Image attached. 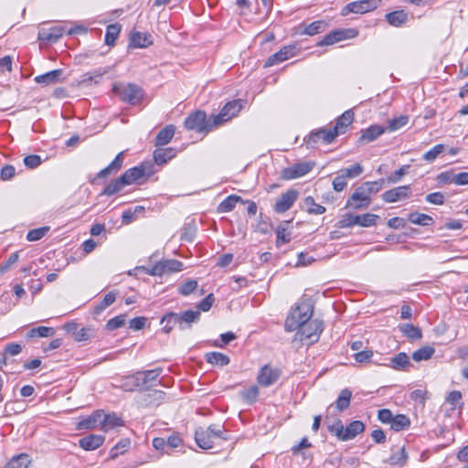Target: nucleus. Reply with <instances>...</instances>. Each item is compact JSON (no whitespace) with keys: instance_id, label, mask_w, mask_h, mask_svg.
<instances>
[{"instance_id":"f8f14e48","label":"nucleus","mask_w":468,"mask_h":468,"mask_svg":"<svg viewBox=\"0 0 468 468\" xmlns=\"http://www.w3.org/2000/svg\"><path fill=\"white\" fill-rule=\"evenodd\" d=\"M411 188L409 185L400 186L385 191L382 194V199L387 203H395L410 197Z\"/></svg>"},{"instance_id":"9d476101","label":"nucleus","mask_w":468,"mask_h":468,"mask_svg":"<svg viewBox=\"0 0 468 468\" xmlns=\"http://www.w3.org/2000/svg\"><path fill=\"white\" fill-rule=\"evenodd\" d=\"M337 136V133L332 128H322L316 132H313L306 140L308 147H313L316 143L322 141L324 144H331Z\"/></svg>"},{"instance_id":"4d7b16f0","label":"nucleus","mask_w":468,"mask_h":468,"mask_svg":"<svg viewBox=\"0 0 468 468\" xmlns=\"http://www.w3.org/2000/svg\"><path fill=\"white\" fill-rule=\"evenodd\" d=\"M378 218H379V216H378L376 214L367 213L362 216L359 215V219H358L357 225L364 227V228L376 226Z\"/></svg>"},{"instance_id":"37998d69","label":"nucleus","mask_w":468,"mask_h":468,"mask_svg":"<svg viewBox=\"0 0 468 468\" xmlns=\"http://www.w3.org/2000/svg\"><path fill=\"white\" fill-rule=\"evenodd\" d=\"M408 219L410 223L420 226H431L434 222L431 216L419 212L410 213Z\"/></svg>"},{"instance_id":"2eb2a0df","label":"nucleus","mask_w":468,"mask_h":468,"mask_svg":"<svg viewBox=\"0 0 468 468\" xmlns=\"http://www.w3.org/2000/svg\"><path fill=\"white\" fill-rule=\"evenodd\" d=\"M123 164V152H120L115 158L103 169H101L97 175L94 180L106 178L111 175L116 174L121 170Z\"/></svg>"},{"instance_id":"473e14b6","label":"nucleus","mask_w":468,"mask_h":468,"mask_svg":"<svg viewBox=\"0 0 468 468\" xmlns=\"http://www.w3.org/2000/svg\"><path fill=\"white\" fill-rule=\"evenodd\" d=\"M384 133V128L380 125H371L362 132L359 138L360 142L370 143L376 140Z\"/></svg>"},{"instance_id":"aec40b11","label":"nucleus","mask_w":468,"mask_h":468,"mask_svg":"<svg viewBox=\"0 0 468 468\" xmlns=\"http://www.w3.org/2000/svg\"><path fill=\"white\" fill-rule=\"evenodd\" d=\"M200 319L199 311L187 310L178 314L179 328L181 330L188 329L193 323L198 322Z\"/></svg>"},{"instance_id":"0eeeda50","label":"nucleus","mask_w":468,"mask_h":468,"mask_svg":"<svg viewBox=\"0 0 468 468\" xmlns=\"http://www.w3.org/2000/svg\"><path fill=\"white\" fill-rule=\"evenodd\" d=\"M243 104L241 100H235L229 101L220 111L218 115L214 116V124L220 125L225 122L236 116L242 109Z\"/></svg>"},{"instance_id":"4468645a","label":"nucleus","mask_w":468,"mask_h":468,"mask_svg":"<svg viewBox=\"0 0 468 468\" xmlns=\"http://www.w3.org/2000/svg\"><path fill=\"white\" fill-rule=\"evenodd\" d=\"M378 7L377 2H349L341 11L342 16H347L350 13L364 14Z\"/></svg>"},{"instance_id":"338daca9","label":"nucleus","mask_w":468,"mask_h":468,"mask_svg":"<svg viewBox=\"0 0 468 468\" xmlns=\"http://www.w3.org/2000/svg\"><path fill=\"white\" fill-rule=\"evenodd\" d=\"M42 163V159L37 154H30L24 158V164L27 167L30 169L37 168Z\"/></svg>"},{"instance_id":"423d86ee","label":"nucleus","mask_w":468,"mask_h":468,"mask_svg":"<svg viewBox=\"0 0 468 468\" xmlns=\"http://www.w3.org/2000/svg\"><path fill=\"white\" fill-rule=\"evenodd\" d=\"M314 162H300L282 169L281 177L283 180H292L307 175L314 166Z\"/></svg>"},{"instance_id":"774afa93","label":"nucleus","mask_w":468,"mask_h":468,"mask_svg":"<svg viewBox=\"0 0 468 468\" xmlns=\"http://www.w3.org/2000/svg\"><path fill=\"white\" fill-rule=\"evenodd\" d=\"M425 199L431 204L442 205L445 201V197L441 192H434L428 194Z\"/></svg>"},{"instance_id":"09e8293b","label":"nucleus","mask_w":468,"mask_h":468,"mask_svg":"<svg viewBox=\"0 0 468 468\" xmlns=\"http://www.w3.org/2000/svg\"><path fill=\"white\" fill-rule=\"evenodd\" d=\"M55 334V330L53 327L48 326H38L30 329L27 332V337H48L52 336Z\"/></svg>"},{"instance_id":"a878e982","label":"nucleus","mask_w":468,"mask_h":468,"mask_svg":"<svg viewBox=\"0 0 468 468\" xmlns=\"http://www.w3.org/2000/svg\"><path fill=\"white\" fill-rule=\"evenodd\" d=\"M123 422L120 417H118L115 413L105 414L103 412V417H101V430L103 431H108L113 428L122 426Z\"/></svg>"},{"instance_id":"a19ab883","label":"nucleus","mask_w":468,"mask_h":468,"mask_svg":"<svg viewBox=\"0 0 468 468\" xmlns=\"http://www.w3.org/2000/svg\"><path fill=\"white\" fill-rule=\"evenodd\" d=\"M206 360L211 365H217L220 367L227 366L230 359L228 356L219 352H209L206 354Z\"/></svg>"},{"instance_id":"39448f33","label":"nucleus","mask_w":468,"mask_h":468,"mask_svg":"<svg viewBox=\"0 0 468 468\" xmlns=\"http://www.w3.org/2000/svg\"><path fill=\"white\" fill-rule=\"evenodd\" d=\"M182 266L183 263L177 260H164L153 265L148 271V273L153 276H162L164 274L180 271Z\"/></svg>"},{"instance_id":"79ce46f5","label":"nucleus","mask_w":468,"mask_h":468,"mask_svg":"<svg viewBox=\"0 0 468 468\" xmlns=\"http://www.w3.org/2000/svg\"><path fill=\"white\" fill-rule=\"evenodd\" d=\"M410 426V420L404 414H398L394 416L390 423V428L395 431H401L407 430Z\"/></svg>"},{"instance_id":"49530a36","label":"nucleus","mask_w":468,"mask_h":468,"mask_svg":"<svg viewBox=\"0 0 468 468\" xmlns=\"http://www.w3.org/2000/svg\"><path fill=\"white\" fill-rule=\"evenodd\" d=\"M30 459L27 454L22 453L13 457L5 465V468H27Z\"/></svg>"},{"instance_id":"6e6552de","label":"nucleus","mask_w":468,"mask_h":468,"mask_svg":"<svg viewBox=\"0 0 468 468\" xmlns=\"http://www.w3.org/2000/svg\"><path fill=\"white\" fill-rule=\"evenodd\" d=\"M370 202L371 197H368L363 187L359 186L347 199L346 207L358 210L368 207Z\"/></svg>"},{"instance_id":"bb28decb","label":"nucleus","mask_w":468,"mask_h":468,"mask_svg":"<svg viewBox=\"0 0 468 468\" xmlns=\"http://www.w3.org/2000/svg\"><path fill=\"white\" fill-rule=\"evenodd\" d=\"M354 120V113L351 110L346 111L337 120L335 125L332 128L333 131L337 133V136L340 133H344L348 125L352 123Z\"/></svg>"},{"instance_id":"8fccbe9b","label":"nucleus","mask_w":468,"mask_h":468,"mask_svg":"<svg viewBox=\"0 0 468 468\" xmlns=\"http://www.w3.org/2000/svg\"><path fill=\"white\" fill-rule=\"evenodd\" d=\"M304 205L309 214L322 215L325 212V207L319 204H316L313 197H307L304 199Z\"/></svg>"},{"instance_id":"c85d7f7f","label":"nucleus","mask_w":468,"mask_h":468,"mask_svg":"<svg viewBox=\"0 0 468 468\" xmlns=\"http://www.w3.org/2000/svg\"><path fill=\"white\" fill-rule=\"evenodd\" d=\"M176 156L174 148H158L154 152V160L156 165H162Z\"/></svg>"},{"instance_id":"f03ea898","label":"nucleus","mask_w":468,"mask_h":468,"mask_svg":"<svg viewBox=\"0 0 468 468\" xmlns=\"http://www.w3.org/2000/svg\"><path fill=\"white\" fill-rule=\"evenodd\" d=\"M185 128L197 133H208L218 124H214V118L207 120V114L204 111H196L192 112L184 122Z\"/></svg>"},{"instance_id":"7c9ffc66","label":"nucleus","mask_w":468,"mask_h":468,"mask_svg":"<svg viewBox=\"0 0 468 468\" xmlns=\"http://www.w3.org/2000/svg\"><path fill=\"white\" fill-rule=\"evenodd\" d=\"M130 44L134 48H146L152 44L151 35L142 32H133L130 37Z\"/></svg>"},{"instance_id":"7ed1b4c3","label":"nucleus","mask_w":468,"mask_h":468,"mask_svg":"<svg viewBox=\"0 0 468 468\" xmlns=\"http://www.w3.org/2000/svg\"><path fill=\"white\" fill-rule=\"evenodd\" d=\"M112 91L120 97V99L131 105L139 103L143 99V90L133 83L128 84H115L112 88Z\"/></svg>"},{"instance_id":"3c124183","label":"nucleus","mask_w":468,"mask_h":468,"mask_svg":"<svg viewBox=\"0 0 468 468\" xmlns=\"http://www.w3.org/2000/svg\"><path fill=\"white\" fill-rule=\"evenodd\" d=\"M384 182L385 179L381 178L377 181L365 182L361 185V186L363 187L368 197H370L372 194L378 193L383 187Z\"/></svg>"},{"instance_id":"e2e57ef3","label":"nucleus","mask_w":468,"mask_h":468,"mask_svg":"<svg viewBox=\"0 0 468 468\" xmlns=\"http://www.w3.org/2000/svg\"><path fill=\"white\" fill-rule=\"evenodd\" d=\"M328 431L330 433L335 435L338 440L343 441L345 427L340 420H337L335 423L328 425Z\"/></svg>"},{"instance_id":"9b49d317","label":"nucleus","mask_w":468,"mask_h":468,"mask_svg":"<svg viewBox=\"0 0 468 468\" xmlns=\"http://www.w3.org/2000/svg\"><path fill=\"white\" fill-rule=\"evenodd\" d=\"M298 191L290 189L282 193L274 204V210L277 213H283L289 210L297 200Z\"/></svg>"},{"instance_id":"412c9836","label":"nucleus","mask_w":468,"mask_h":468,"mask_svg":"<svg viewBox=\"0 0 468 468\" xmlns=\"http://www.w3.org/2000/svg\"><path fill=\"white\" fill-rule=\"evenodd\" d=\"M101 417H103V410H95L91 415L81 420L77 427L79 430H90L101 426Z\"/></svg>"},{"instance_id":"bf43d9fd","label":"nucleus","mask_w":468,"mask_h":468,"mask_svg":"<svg viewBox=\"0 0 468 468\" xmlns=\"http://www.w3.org/2000/svg\"><path fill=\"white\" fill-rule=\"evenodd\" d=\"M197 288V282L196 280H187L181 283L178 287V292L181 295L187 296Z\"/></svg>"},{"instance_id":"f3484780","label":"nucleus","mask_w":468,"mask_h":468,"mask_svg":"<svg viewBox=\"0 0 468 468\" xmlns=\"http://www.w3.org/2000/svg\"><path fill=\"white\" fill-rule=\"evenodd\" d=\"M105 441V437L101 434H90L79 441V445L85 451H94L98 449Z\"/></svg>"},{"instance_id":"680f3d73","label":"nucleus","mask_w":468,"mask_h":468,"mask_svg":"<svg viewBox=\"0 0 468 468\" xmlns=\"http://www.w3.org/2000/svg\"><path fill=\"white\" fill-rule=\"evenodd\" d=\"M126 321V315L125 314H120L117 315L112 319H110L106 324V328L110 331L118 329L124 325Z\"/></svg>"},{"instance_id":"0e129e2a","label":"nucleus","mask_w":468,"mask_h":468,"mask_svg":"<svg viewBox=\"0 0 468 468\" xmlns=\"http://www.w3.org/2000/svg\"><path fill=\"white\" fill-rule=\"evenodd\" d=\"M443 149H444V145L443 144H436L431 149H430L428 152H426L423 154L422 158L425 161L432 162V161H434L437 158V156L441 153H442Z\"/></svg>"},{"instance_id":"cd10ccee","label":"nucleus","mask_w":468,"mask_h":468,"mask_svg":"<svg viewBox=\"0 0 468 468\" xmlns=\"http://www.w3.org/2000/svg\"><path fill=\"white\" fill-rule=\"evenodd\" d=\"M145 175V170L143 165L134 166L128 170H126L122 176L124 178V181L127 186L132 185L144 177Z\"/></svg>"},{"instance_id":"2f4dec72","label":"nucleus","mask_w":468,"mask_h":468,"mask_svg":"<svg viewBox=\"0 0 468 468\" xmlns=\"http://www.w3.org/2000/svg\"><path fill=\"white\" fill-rule=\"evenodd\" d=\"M176 132V127L173 124H168L163 128L155 137V145L161 146L167 144L173 138Z\"/></svg>"},{"instance_id":"052dcab7","label":"nucleus","mask_w":468,"mask_h":468,"mask_svg":"<svg viewBox=\"0 0 468 468\" xmlns=\"http://www.w3.org/2000/svg\"><path fill=\"white\" fill-rule=\"evenodd\" d=\"M48 230H49L48 227H42V228L31 229L27 234V239L28 241L39 240L47 234V232Z\"/></svg>"},{"instance_id":"13d9d810","label":"nucleus","mask_w":468,"mask_h":468,"mask_svg":"<svg viewBox=\"0 0 468 468\" xmlns=\"http://www.w3.org/2000/svg\"><path fill=\"white\" fill-rule=\"evenodd\" d=\"M116 299V292H109L105 294L102 301L95 307V312L97 314L101 313L104 309H106L108 306L112 304L115 302Z\"/></svg>"},{"instance_id":"ddd939ff","label":"nucleus","mask_w":468,"mask_h":468,"mask_svg":"<svg viewBox=\"0 0 468 468\" xmlns=\"http://www.w3.org/2000/svg\"><path fill=\"white\" fill-rule=\"evenodd\" d=\"M295 46H285L282 47L279 51L272 54L268 58V59L264 63V67H271L277 65L279 63L283 62L284 60L293 57L295 55Z\"/></svg>"},{"instance_id":"72a5a7b5","label":"nucleus","mask_w":468,"mask_h":468,"mask_svg":"<svg viewBox=\"0 0 468 468\" xmlns=\"http://www.w3.org/2000/svg\"><path fill=\"white\" fill-rule=\"evenodd\" d=\"M126 183L124 181V178L121 176L120 177L112 180L102 190L101 195L103 196H112L121 190L123 189L124 186H126Z\"/></svg>"},{"instance_id":"393cba45","label":"nucleus","mask_w":468,"mask_h":468,"mask_svg":"<svg viewBox=\"0 0 468 468\" xmlns=\"http://www.w3.org/2000/svg\"><path fill=\"white\" fill-rule=\"evenodd\" d=\"M347 37L346 31L342 29H337L331 31L326 34L319 42H317L318 47L324 46H331L341 40H344Z\"/></svg>"},{"instance_id":"f704fd0d","label":"nucleus","mask_w":468,"mask_h":468,"mask_svg":"<svg viewBox=\"0 0 468 468\" xmlns=\"http://www.w3.org/2000/svg\"><path fill=\"white\" fill-rule=\"evenodd\" d=\"M352 398V391L348 388H344L340 391L337 399L335 400V408L338 411H344L350 406Z\"/></svg>"},{"instance_id":"603ef678","label":"nucleus","mask_w":468,"mask_h":468,"mask_svg":"<svg viewBox=\"0 0 468 468\" xmlns=\"http://www.w3.org/2000/svg\"><path fill=\"white\" fill-rule=\"evenodd\" d=\"M359 215H354L352 213H346L342 216L336 226L340 229L351 228L357 225Z\"/></svg>"},{"instance_id":"b1692460","label":"nucleus","mask_w":468,"mask_h":468,"mask_svg":"<svg viewBox=\"0 0 468 468\" xmlns=\"http://www.w3.org/2000/svg\"><path fill=\"white\" fill-rule=\"evenodd\" d=\"M65 329L68 332H72L74 334V338L78 342L86 341L92 335V329L90 327H82L78 330V325L76 323H68L65 324Z\"/></svg>"},{"instance_id":"6ab92c4d","label":"nucleus","mask_w":468,"mask_h":468,"mask_svg":"<svg viewBox=\"0 0 468 468\" xmlns=\"http://www.w3.org/2000/svg\"><path fill=\"white\" fill-rule=\"evenodd\" d=\"M65 28L61 26H56L48 29L43 28L38 32V39L55 43L63 36Z\"/></svg>"},{"instance_id":"dca6fc26","label":"nucleus","mask_w":468,"mask_h":468,"mask_svg":"<svg viewBox=\"0 0 468 468\" xmlns=\"http://www.w3.org/2000/svg\"><path fill=\"white\" fill-rule=\"evenodd\" d=\"M62 69H54L45 74L35 77V81L44 86H49L56 83L63 82L64 78Z\"/></svg>"},{"instance_id":"ea45409f","label":"nucleus","mask_w":468,"mask_h":468,"mask_svg":"<svg viewBox=\"0 0 468 468\" xmlns=\"http://www.w3.org/2000/svg\"><path fill=\"white\" fill-rule=\"evenodd\" d=\"M122 26L118 23L111 24L106 28L104 42L108 46H113L118 38Z\"/></svg>"},{"instance_id":"4c0bfd02","label":"nucleus","mask_w":468,"mask_h":468,"mask_svg":"<svg viewBox=\"0 0 468 468\" xmlns=\"http://www.w3.org/2000/svg\"><path fill=\"white\" fill-rule=\"evenodd\" d=\"M291 221H285L280 224L276 229V246L280 247L282 244L288 243L291 240V233L287 231L288 225Z\"/></svg>"},{"instance_id":"c756f323","label":"nucleus","mask_w":468,"mask_h":468,"mask_svg":"<svg viewBox=\"0 0 468 468\" xmlns=\"http://www.w3.org/2000/svg\"><path fill=\"white\" fill-rule=\"evenodd\" d=\"M365 424L360 420H353L345 428L343 441L354 439L357 434L363 432Z\"/></svg>"},{"instance_id":"58836bf2","label":"nucleus","mask_w":468,"mask_h":468,"mask_svg":"<svg viewBox=\"0 0 468 468\" xmlns=\"http://www.w3.org/2000/svg\"><path fill=\"white\" fill-rule=\"evenodd\" d=\"M387 21L393 27H399L408 21V14L403 10H397L386 15Z\"/></svg>"},{"instance_id":"69168bd1","label":"nucleus","mask_w":468,"mask_h":468,"mask_svg":"<svg viewBox=\"0 0 468 468\" xmlns=\"http://www.w3.org/2000/svg\"><path fill=\"white\" fill-rule=\"evenodd\" d=\"M409 122V117L401 115L398 118H394L388 122V129L390 131H396L406 125Z\"/></svg>"},{"instance_id":"20e7f679","label":"nucleus","mask_w":468,"mask_h":468,"mask_svg":"<svg viewBox=\"0 0 468 468\" xmlns=\"http://www.w3.org/2000/svg\"><path fill=\"white\" fill-rule=\"evenodd\" d=\"M298 329L297 335L300 341L312 345L319 340L320 335L324 331V324L321 320L314 319L301 325Z\"/></svg>"},{"instance_id":"a18cd8bd","label":"nucleus","mask_w":468,"mask_h":468,"mask_svg":"<svg viewBox=\"0 0 468 468\" xmlns=\"http://www.w3.org/2000/svg\"><path fill=\"white\" fill-rule=\"evenodd\" d=\"M435 353L432 346H425L412 353V359L416 362L430 359Z\"/></svg>"},{"instance_id":"4be33fe9","label":"nucleus","mask_w":468,"mask_h":468,"mask_svg":"<svg viewBox=\"0 0 468 468\" xmlns=\"http://www.w3.org/2000/svg\"><path fill=\"white\" fill-rule=\"evenodd\" d=\"M163 369L161 367H157L151 370L139 371L135 374V378L137 380L142 379V384L145 386H154V382L157 380V378L162 373Z\"/></svg>"},{"instance_id":"864d4df0","label":"nucleus","mask_w":468,"mask_h":468,"mask_svg":"<svg viewBox=\"0 0 468 468\" xmlns=\"http://www.w3.org/2000/svg\"><path fill=\"white\" fill-rule=\"evenodd\" d=\"M408 460V454L404 447H401L397 452H394L389 457V463L392 465L403 466Z\"/></svg>"},{"instance_id":"a211bd4d","label":"nucleus","mask_w":468,"mask_h":468,"mask_svg":"<svg viewBox=\"0 0 468 468\" xmlns=\"http://www.w3.org/2000/svg\"><path fill=\"white\" fill-rule=\"evenodd\" d=\"M195 441L198 447L203 450H209L214 446V439L208 432L207 429H203L201 427L197 428L195 431Z\"/></svg>"},{"instance_id":"5fc2aeb1","label":"nucleus","mask_w":468,"mask_h":468,"mask_svg":"<svg viewBox=\"0 0 468 468\" xmlns=\"http://www.w3.org/2000/svg\"><path fill=\"white\" fill-rule=\"evenodd\" d=\"M364 171L363 166L360 164H354L347 168L341 169L339 173L345 176V178H356L359 176Z\"/></svg>"},{"instance_id":"e433bc0d","label":"nucleus","mask_w":468,"mask_h":468,"mask_svg":"<svg viewBox=\"0 0 468 468\" xmlns=\"http://www.w3.org/2000/svg\"><path fill=\"white\" fill-rule=\"evenodd\" d=\"M238 202L244 203L242 198L236 195H230L226 197L218 207V211L220 213L230 212L234 209Z\"/></svg>"},{"instance_id":"c03bdc74","label":"nucleus","mask_w":468,"mask_h":468,"mask_svg":"<svg viewBox=\"0 0 468 468\" xmlns=\"http://www.w3.org/2000/svg\"><path fill=\"white\" fill-rule=\"evenodd\" d=\"M399 330L407 336L410 340H419L422 337L421 330L412 324H404L399 326Z\"/></svg>"},{"instance_id":"f257e3e1","label":"nucleus","mask_w":468,"mask_h":468,"mask_svg":"<svg viewBox=\"0 0 468 468\" xmlns=\"http://www.w3.org/2000/svg\"><path fill=\"white\" fill-rule=\"evenodd\" d=\"M314 313L313 304L304 301L300 303L292 311L290 316L287 317L285 322V328L289 332L297 330L301 325L310 322Z\"/></svg>"},{"instance_id":"1a4fd4ad","label":"nucleus","mask_w":468,"mask_h":468,"mask_svg":"<svg viewBox=\"0 0 468 468\" xmlns=\"http://www.w3.org/2000/svg\"><path fill=\"white\" fill-rule=\"evenodd\" d=\"M281 377V370L269 365L262 367L257 376L258 383L263 387L274 384Z\"/></svg>"},{"instance_id":"de8ad7c7","label":"nucleus","mask_w":468,"mask_h":468,"mask_svg":"<svg viewBox=\"0 0 468 468\" xmlns=\"http://www.w3.org/2000/svg\"><path fill=\"white\" fill-rule=\"evenodd\" d=\"M165 393L160 390H147L144 392L141 396V403L144 406H150L152 404L151 399L153 398L155 400L161 401L164 399Z\"/></svg>"},{"instance_id":"6e6d98bb","label":"nucleus","mask_w":468,"mask_h":468,"mask_svg":"<svg viewBox=\"0 0 468 468\" xmlns=\"http://www.w3.org/2000/svg\"><path fill=\"white\" fill-rule=\"evenodd\" d=\"M242 399L248 404H252L257 400L259 396V388L255 385L250 387L248 389L240 392Z\"/></svg>"},{"instance_id":"c9c22d12","label":"nucleus","mask_w":468,"mask_h":468,"mask_svg":"<svg viewBox=\"0 0 468 468\" xmlns=\"http://www.w3.org/2000/svg\"><path fill=\"white\" fill-rule=\"evenodd\" d=\"M327 23L324 20H317L309 25H304L302 34L314 36L324 32L327 28Z\"/></svg>"},{"instance_id":"5701e85b","label":"nucleus","mask_w":468,"mask_h":468,"mask_svg":"<svg viewBox=\"0 0 468 468\" xmlns=\"http://www.w3.org/2000/svg\"><path fill=\"white\" fill-rule=\"evenodd\" d=\"M395 370H407L412 365L410 361L409 356L405 352H400L389 359V364L387 365Z\"/></svg>"}]
</instances>
